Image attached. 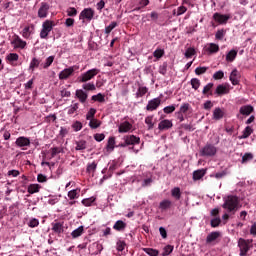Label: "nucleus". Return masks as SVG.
Here are the masks:
<instances>
[{
	"instance_id": "f257e3e1",
	"label": "nucleus",
	"mask_w": 256,
	"mask_h": 256,
	"mask_svg": "<svg viewBox=\"0 0 256 256\" xmlns=\"http://www.w3.org/2000/svg\"><path fill=\"white\" fill-rule=\"evenodd\" d=\"M239 203V197L235 195H229L224 200L222 207L227 211V213H230V215H235V213H237L239 210Z\"/></svg>"
},
{
	"instance_id": "f03ea898",
	"label": "nucleus",
	"mask_w": 256,
	"mask_h": 256,
	"mask_svg": "<svg viewBox=\"0 0 256 256\" xmlns=\"http://www.w3.org/2000/svg\"><path fill=\"white\" fill-rule=\"evenodd\" d=\"M94 17L95 10H93V8H84L79 15V19L82 21V23H91Z\"/></svg>"
},
{
	"instance_id": "7ed1b4c3",
	"label": "nucleus",
	"mask_w": 256,
	"mask_h": 256,
	"mask_svg": "<svg viewBox=\"0 0 256 256\" xmlns=\"http://www.w3.org/2000/svg\"><path fill=\"white\" fill-rule=\"evenodd\" d=\"M100 70L97 68L90 69L86 71L85 73L81 74L78 77L79 83H87V81H91L96 75H99Z\"/></svg>"
},
{
	"instance_id": "20e7f679",
	"label": "nucleus",
	"mask_w": 256,
	"mask_h": 256,
	"mask_svg": "<svg viewBox=\"0 0 256 256\" xmlns=\"http://www.w3.org/2000/svg\"><path fill=\"white\" fill-rule=\"evenodd\" d=\"M217 155V147L211 143L205 144L200 150V157H215Z\"/></svg>"
},
{
	"instance_id": "39448f33",
	"label": "nucleus",
	"mask_w": 256,
	"mask_h": 256,
	"mask_svg": "<svg viewBox=\"0 0 256 256\" xmlns=\"http://www.w3.org/2000/svg\"><path fill=\"white\" fill-rule=\"evenodd\" d=\"M53 27H55V22L51 20H46L45 22H43L42 30L40 32V38L47 39V37L49 36V33L53 31Z\"/></svg>"
},
{
	"instance_id": "423d86ee",
	"label": "nucleus",
	"mask_w": 256,
	"mask_h": 256,
	"mask_svg": "<svg viewBox=\"0 0 256 256\" xmlns=\"http://www.w3.org/2000/svg\"><path fill=\"white\" fill-rule=\"evenodd\" d=\"M75 75V66H70L64 70H62L59 74L58 77L60 81H67L69 77H73Z\"/></svg>"
},
{
	"instance_id": "0eeeda50",
	"label": "nucleus",
	"mask_w": 256,
	"mask_h": 256,
	"mask_svg": "<svg viewBox=\"0 0 256 256\" xmlns=\"http://www.w3.org/2000/svg\"><path fill=\"white\" fill-rule=\"evenodd\" d=\"M213 19L214 21H216V23H219V25H227V22L229 21V19H231V15L216 12L213 14Z\"/></svg>"
},
{
	"instance_id": "6e6552de",
	"label": "nucleus",
	"mask_w": 256,
	"mask_h": 256,
	"mask_svg": "<svg viewBox=\"0 0 256 256\" xmlns=\"http://www.w3.org/2000/svg\"><path fill=\"white\" fill-rule=\"evenodd\" d=\"M49 9H50L49 4L47 2H42L38 10V17L40 19H45V17L49 15Z\"/></svg>"
},
{
	"instance_id": "1a4fd4ad",
	"label": "nucleus",
	"mask_w": 256,
	"mask_h": 256,
	"mask_svg": "<svg viewBox=\"0 0 256 256\" xmlns=\"http://www.w3.org/2000/svg\"><path fill=\"white\" fill-rule=\"evenodd\" d=\"M161 105V98H154L148 101L146 111H155Z\"/></svg>"
},
{
	"instance_id": "9d476101",
	"label": "nucleus",
	"mask_w": 256,
	"mask_h": 256,
	"mask_svg": "<svg viewBox=\"0 0 256 256\" xmlns=\"http://www.w3.org/2000/svg\"><path fill=\"white\" fill-rule=\"evenodd\" d=\"M239 79H241V73H239V70L235 68L232 70L229 76V80L231 81L232 85H239Z\"/></svg>"
},
{
	"instance_id": "9b49d317",
	"label": "nucleus",
	"mask_w": 256,
	"mask_h": 256,
	"mask_svg": "<svg viewBox=\"0 0 256 256\" xmlns=\"http://www.w3.org/2000/svg\"><path fill=\"white\" fill-rule=\"evenodd\" d=\"M12 45H14L15 49H25V47H27V42L16 35L13 38Z\"/></svg>"
},
{
	"instance_id": "f8f14e48",
	"label": "nucleus",
	"mask_w": 256,
	"mask_h": 256,
	"mask_svg": "<svg viewBox=\"0 0 256 256\" xmlns=\"http://www.w3.org/2000/svg\"><path fill=\"white\" fill-rule=\"evenodd\" d=\"M124 141H126V145H139L141 138L135 135H127L124 137Z\"/></svg>"
},
{
	"instance_id": "ddd939ff",
	"label": "nucleus",
	"mask_w": 256,
	"mask_h": 256,
	"mask_svg": "<svg viewBox=\"0 0 256 256\" xmlns=\"http://www.w3.org/2000/svg\"><path fill=\"white\" fill-rule=\"evenodd\" d=\"M133 129V124L129 121L122 122L118 127V133H129Z\"/></svg>"
},
{
	"instance_id": "4468645a",
	"label": "nucleus",
	"mask_w": 256,
	"mask_h": 256,
	"mask_svg": "<svg viewBox=\"0 0 256 256\" xmlns=\"http://www.w3.org/2000/svg\"><path fill=\"white\" fill-rule=\"evenodd\" d=\"M6 61L12 67H17V61H19V54L17 53H10L6 56Z\"/></svg>"
},
{
	"instance_id": "2eb2a0df",
	"label": "nucleus",
	"mask_w": 256,
	"mask_h": 256,
	"mask_svg": "<svg viewBox=\"0 0 256 256\" xmlns=\"http://www.w3.org/2000/svg\"><path fill=\"white\" fill-rule=\"evenodd\" d=\"M173 127V122L171 120H162L158 124L159 131H167Z\"/></svg>"
},
{
	"instance_id": "dca6fc26",
	"label": "nucleus",
	"mask_w": 256,
	"mask_h": 256,
	"mask_svg": "<svg viewBox=\"0 0 256 256\" xmlns=\"http://www.w3.org/2000/svg\"><path fill=\"white\" fill-rule=\"evenodd\" d=\"M15 143L17 147H29V145H31V140L27 137L20 136L16 139Z\"/></svg>"
},
{
	"instance_id": "f3484780",
	"label": "nucleus",
	"mask_w": 256,
	"mask_h": 256,
	"mask_svg": "<svg viewBox=\"0 0 256 256\" xmlns=\"http://www.w3.org/2000/svg\"><path fill=\"white\" fill-rule=\"evenodd\" d=\"M173 207V202L169 199H164L159 203V209L163 211H169Z\"/></svg>"
},
{
	"instance_id": "a211bd4d",
	"label": "nucleus",
	"mask_w": 256,
	"mask_h": 256,
	"mask_svg": "<svg viewBox=\"0 0 256 256\" xmlns=\"http://www.w3.org/2000/svg\"><path fill=\"white\" fill-rule=\"evenodd\" d=\"M219 237H221V232H219V231L211 232L206 237V243L209 245V244L213 243L214 241H217L219 239Z\"/></svg>"
},
{
	"instance_id": "6ab92c4d",
	"label": "nucleus",
	"mask_w": 256,
	"mask_h": 256,
	"mask_svg": "<svg viewBox=\"0 0 256 256\" xmlns=\"http://www.w3.org/2000/svg\"><path fill=\"white\" fill-rule=\"evenodd\" d=\"M205 51L206 53H208V55L219 53V45L215 43H209L208 46L205 48Z\"/></svg>"
},
{
	"instance_id": "aec40b11",
	"label": "nucleus",
	"mask_w": 256,
	"mask_h": 256,
	"mask_svg": "<svg viewBox=\"0 0 256 256\" xmlns=\"http://www.w3.org/2000/svg\"><path fill=\"white\" fill-rule=\"evenodd\" d=\"M213 87H215V84L208 83L206 86H204L202 90V95H205V97H212L213 95Z\"/></svg>"
},
{
	"instance_id": "412c9836",
	"label": "nucleus",
	"mask_w": 256,
	"mask_h": 256,
	"mask_svg": "<svg viewBox=\"0 0 256 256\" xmlns=\"http://www.w3.org/2000/svg\"><path fill=\"white\" fill-rule=\"evenodd\" d=\"M223 117H225V111L220 107L215 108L213 111V119L215 121H220V119H223Z\"/></svg>"
},
{
	"instance_id": "4be33fe9",
	"label": "nucleus",
	"mask_w": 256,
	"mask_h": 256,
	"mask_svg": "<svg viewBox=\"0 0 256 256\" xmlns=\"http://www.w3.org/2000/svg\"><path fill=\"white\" fill-rule=\"evenodd\" d=\"M207 174V170L205 169H198L193 172V181H199L205 177Z\"/></svg>"
},
{
	"instance_id": "5701e85b",
	"label": "nucleus",
	"mask_w": 256,
	"mask_h": 256,
	"mask_svg": "<svg viewBox=\"0 0 256 256\" xmlns=\"http://www.w3.org/2000/svg\"><path fill=\"white\" fill-rule=\"evenodd\" d=\"M229 93V88L223 84H219L216 87L215 94L218 95V97H221V95H227Z\"/></svg>"
},
{
	"instance_id": "b1692460",
	"label": "nucleus",
	"mask_w": 256,
	"mask_h": 256,
	"mask_svg": "<svg viewBox=\"0 0 256 256\" xmlns=\"http://www.w3.org/2000/svg\"><path fill=\"white\" fill-rule=\"evenodd\" d=\"M52 231L55 232L57 235H61L63 231H65L63 227V223L61 222H53L52 223Z\"/></svg>"
},
{
	"instance_id": "393cba45",
	"label": "nucleus",
	"mask_w": 256,
	"mask_h": 256,
	"mask_svg": "<svg viewBox=\"0 0 256 256\" xmlns=\"http://www.w3.org/2000/svg\"><path fill=\"white\" fill-rule=\"evenodd\" d=\"M114 231H125L127 229V223H125L123 220H117L115 224L113 225Z\"/></svg>"
},
{
	"instance_id": "a878e982",
	"label": "nucleus",
	"mask_w": 256,
	"mask_h": 256,
	"mask_svg": "<svg viewBox=\"0 0 256 256\" xmlns=\"http://www.w3.org/2000/svg\"><path fill=\"white\" fill-rule=\"evenodd\" d=\"M253 111H254L253 106L245 105V106L240 107L239 113H240V115L249 116L253 113Z\"/></svg>"
},
{
	"instance_id": "bb28decb",
	"label": "nucleus",
	"mask_w": 256,
	"mask_h": 256,
	"mask_svg": "<svg viewBox=\"0 0 256 256\" xmlns=\"http://www.w3.org/2000/svg\"><path fill=\"white\" fill-rule=\"evenodd\" d=\"M76 97L77 99H79L80 103H85V101H87V97H89V95H87V93L81 89L76 90Z\"/></svg>"
},
{
	"instance_id": "cd10ccee",
	"label": "nucleus",
	"mask_w": 256,
	"mask_h": 256,
	"mask_svg": "<svg viewBox=\"0 0 256 256\" xmlns=\"http://www.w3.org/2000/svg\"><path fill=\"white\" fill-rule=\"evenodd\" d=\"M95 171H97V163L92 162L87 165L86 173H88V175H91V177H94Z\"/></svg>"
},
{
	"instance_id": "c85d7f7f",
	"label": "nucleus",
	"mask_w": 256,
	"mask_h": 256,
	"mask_svg": "<svg viewBox=\"0 0 256 256\" xmlns=\"http://www.w3.org/2000/svg\"><path fill=\"white\" fill-rule=\"evenodd\" d=\"M235 59H237V50H230L226 54V61L228 63H233V61H235Z\"/></svg>"
},
{
	"instance_id": "c756f323",
	"label": "nucleus",
	"mask_w": 256,
	"mask_h": 256,
	"mask_svg": "<svg viewBox=\"0 0 256 256\" xmlns=\"http://www.w3.org/2000/svg\"><path fill=\"white\" fill-rule=\"evenodd\" d=\"M85 231V227L79 226L77 229L72 231L71 236L72 239H77V237H81Z\"/></svg>"
},
{
	"instance_id": "7c9ffc66",
	"label": "nucleus",
	"mask_w": 256,
	"mask_h": 256,
	"mask_svg": "<svg viewBox=\"0 0 256 256\" xmlns=\"http://www.w3.org/2000/svg\"><path fill=\"white\" fill-rule=\"evenodd\" d=\"M253 133V128H251V126H247L243 132L242 135L239 136V139H248V137H251V134Z\"/></svg>"
},
{
	"instance_id": "2f4dec72",
	"label": "nucleus",
	"mask_w": 256,
	"mask_h": 256,
	"mask_svg": "<svg viewBox=\"0 0 256 256\" xmlns=\"http://www.w3.org/2000/svg\"><path fill=\"white\" fill-rule=\"evenodd\" d=\"M85 149H87V141L85 140L76 141V147H75L76 151H85Z\"/></svg>"
},
{
	"instance_id": "473e14b6",
	"label": "nucleus",
	"mask_w": 256,
	"mask_h": 256,
	"mask_svg": "<svg viewBox=\"0 0 256 256\" xmlns=\"http://www.w3.org/2000/svg\"><path fill=\"white\" fill-rule=\"evenodd\" d=\"M171 195L174 199H176V201H179V199H181V188L179 187H174L171 190Z\"/></svg>"
},
{
	"instance_id": "72a5a7b5",
	"label": "nucleus",
	"mask_w": 256,
	"mask_h": 256,
	"mask_svg": "<svg viewBox=\"0 0 256 256\" xmlns=\"http://www.w3.org/2000/svg\"><path fill=\"white\" fill-rule=\"evenodd\" d=\"M39 189H41V185H39V184H30L28 186V193H30V195H33L34 193H39Z\"/></svg>"
},
{
	"instance_id": "f704fd0d",
	"label": "nucleus",
	"mask_w": 256,
	"mask_h": 256,
	"mask_svg": "<svg viewBox=\"0 0 256 256\" xmlns=\"http://www.w3.org/2000/svg\"><path fill=\"white\" fill-rule=\"evenodd\" d=\"M147 91H149L147 87L140 86L136 92V98L139 99V97H144V95H147Z\"/></svg>"
},
{
	"instance_id": "c9c22d12",
	"label": "nucleus",
	"mask_w": 256,
	"mask_h": 256,
	"mask_svg": "<svg viewBox=\"0 0 256 256\" xmlns=\"http://www.w3.org/2000/svg\"><path fill=\"white\" fill-rule=\"evenodd\" d=\"M190 85H191L192 89H194V91H197V89H199V87H201V80H199V78H192L190 80Z\"/></svg>"
},
{
	"instance_id": "e433bc0d",
	"label": "nucleus",
	"mask_w": 256,
	"mask_h": 256,
	"mask_svg": "<svg viewBox=\"0 0 256 256\" xmlns=\"http://www.w3.org/2000/svg\"><path fill=\"white\" fill-rule=\"evenodd\" d=\"M39 65H41V60H39L38 58H33L30 62L29 69L31 71H35V69H37V67H39Z\"/></svg>"
},
{
	"instance_id": "4c0bfd02",
	"label": "nucleus",
	"mask_w": 256,
	"mask_h": 256,
	"mask_svg": "<svg viewBox=\"0 0 256 256\" xmlns=\"http://www.w3.org/2000/svg\"><path fill=\"white\" fill-rule=\"evenodd\" d=\"M142 251L146 253L149 256H158L159 255V250L153 249V248H142Z\"/></svg>"
},
{
	"instance_id": "58836bf2",
	"label": "nucleus",
	"mask_w": 256,
	"mask_h": 256,
	"mask_svg": "<svg viewBox=\"0 0 256 256\" xmlns=\"http://www.w3.org/2000/svg\"><path fill=\"white\" fill-rule=\"evenodd\" d=\"M226 34H227V30L225 29L217 30L215 34V39H217L218 41H223V38L225 37Z\"/></svg>"
},
{
	"instance_id": "ea45409f",
	"label": "nucleus",
	"mask_w": 256,
	"mask_h": 256,
	"mask_svg": "<svg viewBox=\"0 0 256 256\" xmlns=\"http://www.w3.org/2000/svg\"><path fill=\"white\" fill-rule=\"evenodd\" d=\"M92 101H98V103H105V95L102 93H98L97 95H93L91 97Z\"/></svg>"
},
{
	"instance_id": "a19ab883",
	"label": "nucleus",
	"mask_w": 256,
	"mask_h": 256,
	"mask_svg": "<svg viewBox=\"0 0 256 256\" xmlns=\"http://www.w3.org/2000/svg\"><path fill=\"white\" fill-rule=\"evenodd\" d=\"M89 127L91 129H98V127H101V121H99L98 119H91L89 122Z\"/></svg>"
},
{
	"instance_id": "79ce46f5",
	"label": "nucleus",
	"mask_w": 256,
	"mask_h": 256,
	"mask_svg": "<svg viewBox=\"0 0 256 256\" xmlns=\"http://www.w3.org/2000/svg\"><path fill=\"white\" fill-rule=\"evenodd\" d=\"M106 149L108 151H113V149H115V137H110L108 139Z\"/></svg>"
},
{
	"instance_id": "37998d69",
	"label": "nucleus",
	"mask_w": 256,
	"mask_h": 256,
	"mask_svg": "<svg viewBox=\"0 0 256 256\" xmlns=\"http://www.w3.org/2000/svg\"><path fill=\"white\" fill-rule=\"evenodd\" d=\"M184 13H187V7L183 5L177 8V12L173 11V15H176V17L184 15Z\"/></svg>"
},
{
	"instance_id": "c03bdc74",
	"label": "nucleus",
	"mask_w": 256,
	"mask_h": 256,
	"mask_svg": "<svg viewBox=\"0 0 256 256\" xmlns=\"http://www.w3.org/2000/svg\"><path fill=\"white\" fill-rule=\"evenodd\" d=\"M93 203H95L94 197H90L82 200V205H84V207H91Z\"/></svg>"
},
{
	"instance_id": "a18cd8bd",
	"label": "nucleus",
	"mask_w": 256,
	"mask_h": 256,
	"mask_svg": "<svg viewBox=\"0 0 256 256\" xmlns=\"http://www.w3.org/2000/svg\"><path fill=\"white\" fill-rule=\"evenodd\" d=\"M53 61H55V56H49L43 65V69H49L53 65Z\"/></svg>"
},
{
	"instance_id": "49530a36",
	"label": "nucleus",
	"mask_w": 256,
	"mask_h": 256,
	"mask_svg": "<svg viewBox=\"0 0 256 256\" xmlns=\"http://www.w3.org/2000/svg\"><path fill=\"white\" fill-rule=\"evenodd\" d=\"M95 113H97V110L95 108H90V110L86 114L87 121H91V119H95Z\"/></svg>"
},
{
	"instance_id": "de8ad7c7",
	"label": "nucleus",
	"mask_w": 256,
	"mask_h": 256,
	"mask_svg": "<svg viewBox=\"0 0 256 256\" xmlns=\"http://www.w3.org/2000/svg\"><path fill=\"white\" fill-rule=\"evenodd\" d=\"M66 13H67V16L68 17H77V8L75 7H69L67 10H66Z\"/></svg>"
},
{
	"instance_id": "09e8293b",
	"label": "nucleus",
	"mask_w": 256,
	"mask_h": 256,
	"mask_svg": "<svg viewBox=\"0 0 256 256\" xmlns=\"http://www.w3.org/2000/svg\"><path fill=\"white\" fill-rule=\"evenodd\" d=\"M145 123L148 125V130H151L153 127H155V123H153V116H147L145 118Z\"/></svg>"
},
{
	"instance_id": "8fccbe9b",
	"label": "nucleus",
	"mask_w": 256,
	"mask_h": 256,
	"mask_svg": "<svg viewBox=\"0 0 256 256\" xmlns=\"http://www.w3.org/2000/svg\"><path fill=\"white\" fill-rule=\"evenodd\" d=\"M82 89H84V91H95V89H97L95 87V84L93 83H86L82 85Z\"/></svg>"
},
{
	"instance_id": "3c124183",
	"label": "nucleus",
	"mask_w": 256,
	"mask_h": 256,
	"mask_svg": "<svg viewBox=\"0 0 256 256\" xmlns=\"http://www.w3.org/2000/svg\"><path fill=\"white\" fill-rule=\"evenodd\" d=\"M210 225L211 227H213L214 229L219 227L221 225V218L220 217H216L214 219H212L210 221Z\"/></svg>"
},
{
	"instance_id": "603ef678",
	"label": "nucleus",
	"mask_w": 256,
	"mask_h": 256,
	"mask_svg": "<svg viewBox=\"0 0 256 256\" xmlns=\"http://www.w3.org/2000/svg\"><path fill=\"white\" fill-rule=\"evenodd\" d=\"M22 36L24 37V39H29V37H31V27L26 26L22 30Z\"/></svg>"
},
{
	"instance_id": "864d4df0",
	"label": "nucleus",
	"mask_w": 256,
	"mask_h": 256,
	"mask_svg": "<svg viewBox=\"0 0 256 256\" xmlns=\"http://www.w3.org/2000/svg\"><path fill=\"white\" fill-rule=\"evenodd\" d=\"M189 109H191V105L189 103H183L178 112L185 114V113H187V111H189Z\"/></svg>"
},
{
	"instance_id": "5fc2aeb1",
	"label": "nucleus",
	"mask_w": 256,
	"mask_h": 256,
	"mask_svg": "<svg viewBox=\"0 0 256 256\" xmlns=\"http://www.w3.org/2000/svg\"><path fill=\"white\" fill-rule=\"evenodd\" d=\"M51 151V159H53L55 156L59 155L63 151V148L54 147L50 149Z\"/></svg>"
},
{
	"instance_id": "6e6d98bb",
	"label": "nucleus",
	"mask_w": 256,
	"mask_h": 256,
	"mask_svg": "<svg viewBox=\"0 0 256 256\" xmlns=\"http://www.w3.org/2000/svg\"><path fill=\"white\" fill-rule=\"evenodd\" d=\"M153 55L156 59H161V57H163V55H165V50L163 49H156L154 52H153Z\"/></svg>"
},
{
	"instance_id": "4d7b16f0",
	"label": "nucleus",
	"mask_w": 256,
	"mask_h": 256,
	"mask_svg": "<svg viewBox=\"0 0 256 256\" xmlns=\"http://www.w3.org/2000/svg\"><path fill=\"white\" fill-rule=\"evenodd\" d=\"M72 129H74V131H81L83 129V123H81L80 121H75L72 124Z\"/></svg>"
},
{
	"instance_id": "13d9d810",
	"label": "nucleus",
	"mask_w": 256,
	"mask_h": 256,
	"mask_svg": "<svg viewBox=\"0 0 256 256\" xmlns=\"http://www.w3.org/2000/svg\"><path fill=\"white\" fill-rule=\"evenodd\" d=\"M171 253H173V246L167 245V246L164 247V251L162 253V256H168V255H171Z\"/></svg>"
},
{
	"instance_id": "bf43d9fd",
	"label": "nucleus",
	"mask_w": 256,
	"mask_h": 256,
	"mask_svg": "<svg viewBox=\"0 0 256 256\" xmlns=\"http://www.w3.org/2000/svg\"><path fill=\"white\" fill-rule=\"evenodd\" d=\"M115 27H117V22H111V23L109 24V26H107V27L105 28V33H106V35H109V33H111V31H113V29H115Z\"/></svg>"
},
{
	"instance_id": "052dcab7",
	"label": "nucleus",
	"mask_w": 256,
	"mask_h": 256,
	"mask_svg": "<svg viewBox=\"0 0 256 256\" xmlns=\"http://www.w3.org/2000/svg\"><path fill=\"white\" fill-rule=\"evenodd\" d=\"M225 77V73L222 70H219L213 74V79L219 81V79H223Z\"/></svg>"
},
{
	"instance_id": "680f3d73",
	"label": "nucleus",
	"mask_w": 256,
	"mask_h": 256,
	"mask_svg": "<svg viewBox=\"0 0 256 256\" xmlns=\"http://www.w3.org/2000/svg\"><path fill=\"white\" fill-rule=\"evenodd\" d=\"M116 247L117 251H125V247H127V244L125 243V241L119 240L116 244Z\"/></svg>"
},
{
	"instance_id": "e2e57ef3",
	"label": "nucleus",
	"mask_w": 256,
	"mask_h": 256,
	"mask_svg": "<svg viewBox=\"0 0 256 256\" xmlns=\"http://www.w3.org/2000/svg\"><path fill=\"white\" fill-rule=\"evenodd\" d=\"M184 55H185L186 59H191V57L193 55H195V48H191V47L188 48Z\"/></svg>"
},
{
	"instance_id": "0e129e2a",
	"label": "nucleus",
	"mask_w": 256,
	"mask_h": 256,
	"mask_svg": "<svg viewBox=\"0 0 256 256\" xmlns=\"http://www.w3.org/2000/svg\"><path fill=\"white\" fill-rule=\"evenodd\" d=\"M28 227H31V229L39 227V220L37 218L31 219L28 223Z\"/></svg>"
},
{
	"instance_id": "69168bd1",
	"label": "nucleus",
	"mask_w": 256,
	"mask_h": 256,
	"mask_svg": "<svg viewBox=\"0 0 256 256\" xmlns=\"http://www.w3.org/2000/svg\"><path fill=\"white\" fill-rule=\"evenodd\" d=\"M159 73L160 75L167 74V62H163V64L159 67Z\"/></svg>"
},
{
	"instance_id": "338daca9",
	"label": "nucleus",
	"mask_w": 256,
	"mask_h": 256,
	"mask_svg": "<svg viewBox=\"0 0 256 256\" xmlns=\"http://www.w3.org/2000/svg\"><path fill=\"white\" fill-rule=\"evenodd\" d=\"M163 111L166 113V115H169L175 111V105L166 106L164 107Z\"/></svg>"
},
{
	"instance_id": "774afa93",
	"label": "nucleus",
	"mask_w": 256,
	"mask_h": 256,
	"mask_svg": "<svg viewBox=\"0 0 256 256\" xmlns=\"http://www.w3.org/2000/svg\"><path fill=\"white\" fill-rule=\"evenodd\" d=\"M195 73L197 75H203L204 73H207V67H197Z\"/></svg>"
}]
</instances>
